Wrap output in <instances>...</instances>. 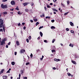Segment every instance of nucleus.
<instances>
[{"instance_id": "f257e3e1", "label": "nucleus", "mask_w": 79, "mask_h": 79, "mask_svg": "<svg viewBox=\"0 0 79 79\" xmlns=\"http://www.w3.org/2000/svg\"><path fill=\"white\" fill-rule=\"evenodd\" d=\"M1 6L2 9H6L8 8V5H4L3 4H2Z\"/></svg>"}, {"instance_id": "f03ea898", "label": "nucleus", "mask_w": 79, "mask_h": 79, "mask_svg": "<svg viewBox=\"0 0 79 79\" xmlns=\"http://www.w3.org/2000/svg\"><path fill=\"white\" fill-rule=\"evenodd\" d=\"M4 22H2L1 23V24H0V28H2V27H3V26H5V25L3 24Z\"/></svg>"}, {"instance_id": "7ed1b4c3", "label": "nucleus", "mask_w": 79, "mask_h": 79, "mask_svg": "<svg viewBox=\"0 0 79 79\" xmlns=\"http://www.w3.org/2000/svg\"><path fill=\"white\" fill-rule=\"evenodd\" d=\"M11 4L12 5H15V4H16V3L15 2V1H12L11 2Z\"/></svg>"}, {"instance_id": "20e7f679", "label": "nucleus", "mask_w": 79, "mask_h": 79, "mask_svg": "<svg viewBox=\"0 0 79 79\" xmlns=\"http://www.w3.org/2000/svg\"><path fill=\"white\" fill-rule=\"evenodd\" d=\"M5 44V42H4L2 40V41L1 42L0 45H3V44Z\"/></svg>"}, {"instance_id": "39448f33", "label": "nucleus", "mask_w": 79, "mask_h": 79, "mask_svg": "<svg viewBox=\"0 0 79 79\" xmlns=\"http://www.w3.org/2000/svg\"><path fill=\"white\" fill-rule=\"evenodd\" d=\"M29 3L28 2H25L23 3V5H24V6H26V5H28V4Z\"/></svg>"}, {"instance_id": "423d86ee", "label": "nucleus", "mask_w": 79, "mask_h": 79, "mask_svg": "<svg viewBox=\"0 0 79 79\" xmlns=\"http://www.w3.org/2000/svg\"><path fill=\"white\" fill-rule=\"evenodd\" d=\"M25 51L24 49H22V50H21V51L20 52L21 53H24V52H25Z\"/></svg>"}, {"instance_id": "0eeeda50", "label": "nucleus", "mask_w": 79, "mask_h": 79, "mask_svg": "<svg viewBox=\"0 0 79 79\" xmlns=\"http://www.w3.org/2000/svg\"><path fill=\"white\" fill-rule=\"evenodd\" d=\"M7 77H7V76H3L2 77L3 79H7Z\"/></svg>"}, {"instance_id": "6e6552de", "label": "nucleus", "mask_w": 79, "mask_h": 79, "mask_svg": "<svg viewBox=\"0 0 79 79\" xmlns=\"http://www.w3.org/2000/svg\"><path fill=\"white\" fill-rule=\"evenodd\" d=\"M3 71H4V69H2L1 70L0 72V75H1V74H3Z\"/></svg>"}, {"instance_id": "1a4fd4ad", "label": "nucleus", "mask_w": 79, "mask_h": 79, "mask_svg": "<svg viewBox=\"0 0 79 79\" xmlns=\"http://www.w3.org/2000/svg\"><path fill=\"white\" fill-rule=\"evenodd\" d=\"M69 23L71 26H74V23H73V22H70Z\"/></svg>"}, {"instance_id": "9d476101", "label": "nucleus", "mask_w": 79, "mask_h": 79, "mask_svg": "<svg viewBox=\"0 0 79 79\" xmlns=\"http://www.w3.org/2000/svg\"><path fill=\"white\" fill-rule=\"evenodd\" d=\"M52 10L54 11H56V12H58V10L52 8Z\"/></svg>"}, {"instance_id": "9b49d317", "label": "nucleus", "mask_w": 79, "mask_h": 79, "mask_svg": "<svg viewBox=\"0 0 79 79\" xmlns=\"http://www.w3.org/2000/svg\"><path fill=\"white\" fill-rule=\"evenodd\" d=\"M16 44H17V45H19V42L17 41L16 42Z\"/></svg>"}, {"instance_id": "f8f14e48", "label": "nucleus", "mask_w": 79, "mask_h": 79, "mask_svg": "<svg viewBox=\"0 0 79 79\" xmlns=\"http://www.w3.org/2000/svg\"><path fill=\"white\" fill-rule=\"evenodd\" d=\"M69 46L70 47H71L73 48V47L74 46V45L73 44H72L71 43L69 45Z\"/></svg>"}, {"instance_id": "ddd939ff", "label": "nucleus", "mask_w": 79, "mask_h": 79, "mask_svg": "<svg viewBox=\"0 0 79 79\" xmlns=\"http://www.w3.org/2000/svg\"><path fill=\"white\" fill-rule=\"evenodd\" d=\"M71 61H72V63H73V64H76V61H75L73 60H72Z\"/></svg>"}, {"instance_id": "4468645a", "label": "nucleus", "mask_w": 79, "mask_h": 79, "mask_svg": "<svg viewBox=\"0 0 79 79\" xmlns=\"http://www.w3.org/2000/svg\"><path fill=\"white\" fill-rule=\"evenodd\" d=\"M40 34L41 35V37H42V36H43V33H42V32L41 31H40Z\"/></svg>"}, {"instance_id": "2eb2a0df", "label": "nucleus", "mask_w": 79, "mask_h": 79, "mask_svg": "<svg viewBox=\"0 0 79 79\" xmlns=\"http://www.w3.org/2000/svg\"><path fill=\"white\" fill-rule=\"evenodd\" d=\"M20 78H21V74H20V73H19V77H17V79H21Z\"/></svg>"}, {"instance_id": "dca6fc26", "label": "nucleus", "mask_w": 79, "mask_h": 79, "mask_svg": "<svg viewBox=\"0 0 79 79\" xmlns=\"http://www.w3.org/2000/svg\"><path fill=\"white\" fill-rule=\"evenodd\" d=\"M6 38H4L2 40V41H3V42H5V41H6Z\"/></svg>"}, {"instance_id": "f3484780", "label": "nucleus", "mask_w": 79, "mask_h": 79, "mask_svg": "<svg viewBox=\"0 0 79 79\" xmlns=\"http://www.w3.org/2000/svg\"><path fill=\"white\" fill-rule=\"evenodd\" d=\"M11 64L13 65H14L15 64V62H11Z\"/></svg>"}, {"instance_id": "a211bd4d", "label": "nucleus", "mask_w": 79, "mask_h": 79, "mask_svg": "<svg viewBox=\"0 0 79 79\" xmlns=\"http://www.w3.org/2000/svg\"><path fill=\"white\" fill-rule=\"evenodd\" d=\"M3 30L4 32H5V26H4L3 27Z\"/></svg>"}, {"instance_id": "6ab92c4d", "label": "nucleus", "mask_w": 79, "mask_h": 79, "mask_svg": "<svg viewBox=\"0 0 79 79\" xmlns=\"http://www.w3.org/2000/svg\"><path fill=\"white\" fill-rule=\"evenodd\" d=\"M43 27H44L43 26L40 27L39 28V30H40L41 29H42V28H43Z\"/></svg>"}, {"instance_id": "aec40b11", "label": "nucleus", "mask_w": 79, "mask_h": 79, "mask_svg": "<svg viewBox=\"0 0 79 79\" xmlns=\"http://www.w3.org/2000/svg\"><path fill=\"white\" fill-rule=\"evenodd\" d=\"M2 22H3V20H2V19H0V23H2Z\"/></svg>"}, {"instance_id": "412c9836", "label": "nucleus", "mask_w": 79, "mask_h": 79, "mask_svg": "<svg viewBox=\"0 0 79 79\" xmlns=\"http://www.w3.org/2000/svg\"><path fill=\"white\" fill-rule=\"evenodd\" d=\"M61 5H62V6H63V7H65V5H64V4H63L62 3H61Z\"/></svg>"}, {"instance_id": "4be33fe9", "label": "nucleus", "mask_w": 79, "mask_h": 79, "mask_svg": "<svg viewBox=\"0 0 79 79\" xmlns=\"http://www.w3.org/2000/svg\"><path fill=\"white\" fill-rule=\"evenodd\" d=\"M51 29H55V27L53 26H52L51 27Z\"/></svg>"}, {"instance_id": "5701e85b", "label": "nucleus", "mask_w": 79, "mask_h": 79, "mask_svg": "<svg viewBox=\"0 0 79 79\" xmlns=\"http://www.w3.org/2000/svg\"><path fill=\"white\" fill-rule=\"evenodd\" d=\"M70 32H71V33H72V34H74V31H73V30H71L70 31Z\"/></svg>"}, {"instance_id": "b1692460", "label": "nucleus", "mask_w": 79, "mask_h": 79, "mask_svg": "<svg viewBox=\"0 0 79 79\" xmlns=\"http://www.w3.org/2000/svg\"><path fill=\"white\" fill-rule=\"evenodd\" d=\"M40 16L41 18H42V17H44V16H45V15H44V14L43 15H41Z\"/></svg>"}, {"instance_id": "393cba45", "label": "nucleus", "mask_w": 79, "mask_h": 79, "mask_svg": "<svg viewBox=\"0 0 79 79\" xmlns=\"http://www.w3.org/2000/svg\"><path fill=\"white\" fill-rule=\"evenodd\" d=\"M67 5H69V3H70V2L69 1H67Z\"/></svg>"}, {"instance_id": "a878e982", "label": "nucleus", "mask_w": 79, "mask_h": 79, "mask_svg": "<svg viewBox=\"0 0 79 79\" xmlns=\"http://www.w3.org/2000/svg\"><path fill=\"white\" fill-rule=\"evenodd\" d=\"M50 16H46V19H50Z\"/></svg>"}, {"instance_id": "bb28decb", "label": "nucleus", "mask_w": 79, "mask_h": 79, "mask_svg": "<svg viewBox=\"0 0 79 79\" xmlns=\"http://www.w3.org/2000/svg\"><path fill=\"white\" fill-rule=\"evenodd\" d=\"M15 9L17 10H19V8H18V6H17L16 8Z\"/></svg>"}, {"instance_id": "cd10ccee", "label": "nucleus", "mask_w": 79, "mask_h": 79, "mask_svg": "<svg viewBox=\"0 0 79 79\" xmlns=\"http://www.w3.org/2000/svg\"><path fill=\"white\" fill-rule=\"evenodd\" d=\"M38 24H39V22H37L36 23L35 26H37Z\"/></svg>"}, {"instance_id": "c85d7f7f", "label": "nucleus", "mask_w": 79, "mask_h": 79, "mask_svg": "<svg viewBox=\"0 0 79 79\" xmlns=\"http://www.w3.org/2000/svg\"><path fill=\"white\" fill-rule=\"evenodd\" d=\"M28 39L29 40L31 39V35L29 36L28 37Z\"/></svg>"}, {"instance_id": "c756f323", "label": "nucleus", "mask_w": 79, "mask_h": 79, "mask_svg": "<svg viewBox=\"0 0 79 79\" xmlns=\"http://www.w3.org/2000/svg\"><path fill=\"white\" fill-rule=\"evenodd\" d=\"M30 64V63H29V62L27 63L26 64V65H29Z\"/></svg>"}, {"instance_id": "7c9ffc66", "label": "nucleus", "mask_w": 79, "mask_h": 79, "mask_svg": "<svg viewBox=\"0 0 79 79\" xmlns=\"http://www.w3.org/2000/svg\"><path fill=\"white\" fill-rule=\"evenodd\" d=\"M25 11L27 12H28V11H29V10H28L27 9H25Z\"/></svg>"}, {"instance_id": "2f4dec72", "label": "nucleus", "mask_w": 79, "mask_h": 79, "mask_svg": "<svg viewBox=\"0 0 79 79\" xmlns=\"http://www.w3.org/2000/svg\"><path fill=\"white\" fill-rule=\"evenodd\" d=\"M54 61H58V60L57 59L55 58L54 59Z\"/></svg>"}, {"instance_id": "473e14b6", "label": "nucleus", "mask_w": 79, "mask_h": 79, "mask_svg": "<svg viewBox=\"0 0 79 79\" xmlns=\"http://www.w3.org/2000/svg\"><path fill=\"white\" fill-rule=\"evenodd\" d=\"M30 56H31V58H32V56H33V55H32V54L31 53V55H30Z\"/></svg>"}, {"instance_id": "72a5a7b5", "label": "nucleus", "mask_w": 79, "mask_h": 79, "mask_svg": "<svg viewBox=\"0 0 79 79\" xmlns=\"http://www.w3.org/2000/svg\"><path fill=\"white\" fill-rule=\"evenodd\" d=\"M26 40L27 42V43H29V39H26Z\"/></svg>"}, {"instance_id": "f704fd0d", "label": "nucleus", "mask_w": 79, "mask_h": 79, "mask_svg": "<svg viewBox=\"0 0 79 79\" xmlns=\"http://www.w3.org/2000/svg\"><path fill=\"white\" fill-rule=\"evenodd\" d=\"M7 0H2V2H6Z\"/></svg>"}, {"instance_id": "c9c22d12", "label": "nucleus", "mask_w": 79, "mask_h": 79, "mask_svg": "<svg viewBox=\"0 0 79 79\" xmlns=\"http://www.w3.org/2000/svg\"><path fill=\"white\" fill-rule=\"evenodd\" d=\"M34 21L35 22H37V19H34Z\"/></svg>"}, {"instance_id": "e433bc0d", "label": "nucleus", "mask_w": 79, "mask_h": 79, "mask_svg": "<svg viewBox=\"0 0 79 79\" xmlns=\"http://www.w3.org/2000/svg\"><path fill=\"white\" fill-rule=\"evenodd\" d=\"M55 41V39H53L52 41V43H54Z\"/></svg>"}, {"instance_id": "4c0bfd02", "label": "nucleus", "mask_w": 79, "mask_h": 79, "mask_svg": "<svg viewBox=\"0 0 79 79\" xmlns=\"http://www.w3.org/2000/svg\"><path fill=\"white\" fill-rule=\"evenodd\" d=\"M3 29L2 28L0 29V32H3Z\"/></svg>"}, {"instance_id": "58836bf2", "label": "nucleus", "mask_w": 79, "mask_h": 79, "mask_svg": "<svg viewBox=\"0 0 79 79\" xmlns=\"http://www.w3.org/2000/svg\"><path fill=\"white\" fill-rule=\"evenodd\" d=\"M23 78L24 79H27V77H23Z\"/></svg>"}, {"instance_id": "ea45409f", "label": "nucleus", "mask_w": 79, "mask_h": 79, "mask_svg": "<svg viewBox=\"0 0 79 79\" xmlns=\"http://www.w3.org/2000/svg\"><path fill=\"white\" fill-rule=\"evenodd\" d=\"M52 53H53V52H55V50H52Z\"/></svg>"}, {"instance_id": "a19ab883", "label": "nucleus", "mask_w": 79, "mask_h": 79, "mask_svg": "<svg viewBox=\"0 0 79 79\" xmlns=\"http://www.w3.org/2000/svg\"><path fill=\"white\" fill-rule=\"evenodd\" d=\"M66 30L67 31H69V29L68 28H66Z\"/></svg>"}, {"instance_id": "79ce46f5", "label": "nucleus", "mask_w": 79, "mask_h": 79, "mask_svg": "<svg viewBox=\"0 0 79 79\" xmlns=\"http://www.w3.org/2000/svg\"><path fill=\"white\" fill-rule=\"evenodd\" d=\"M51 22H52V23H54V22H55V20H54V19L52 20H51Z\"/></svg>"}, {"instance_id": "37998d69", "label": "nucleus", "mask_w": 79, "mask_h": 79, "mask_svg": "<svg viewBox=\"0 0 79 79\" xmlns=\"http://www.w3.org/2000/svg\"><path fill=\"white\" fill-rule=\"evenodd\" d=\"M67 74H68V76H71V74H70V73H68Z\"/></svg>"}, {"instance_id": "c03bdc74", "label": "nucleus", "mask_w": 79, "mask_h": 79, "mask_svg": "<svg viewBox=\"0 0 79 79\" xmlns=\"http://www.w3.org/2000/svg\"><path fill=\"white\" fill-rule=\"evenodd\" d=\"M23 70H22L21 71V74H23Z\"/></svg>"}, {"instance_id": "a18cd8bd", "label": "nucleus", "mask_w": 79, "mask_h": 79, "mask_svg": "<svg viewBox=\"0 0 79 79\" xmlns=\"http://www.w3.org/2000/svg\"><path fill=\"white\" fill-rule=\"evenodd\" d=\"M44 42H45L46 43H47L48 42H47V40H45L44 41Z\"/></svg>"}, {"instance_id": "49530a36", "label": "nucleus", "mask_w": 79, "mask_h": 79, "mask_svg": "<svg viewBox=\"0 0 79 79\" xmlns=\"http://www.w3.org/2000/svg\"><path fill=\"white\" fill-rule=\"evenodd\" d=\"M68 12L65 13L64 14V15H68Z\"/></svg>"}, {"instance_id": "de8ad7c7", "label": "nucleus", "mask_w": 79, "mask_h": 79, "mask_svg": "<svg viewBox=\"0 0 79 79\" xmlns=\"http://www.w3.org/2000/svg\"><path fill=\"white\" fill-rule=\"evenodd\" d=\"M11 44V42H9V43H8V45H10Z\"/></svg>"}, {"instance_id": "09e8293b", "label": "nucleus", "mask_w": 79, "mask_h": 79, "mask_svg": "<svg viewBox=\"0 0 79 79\" xmlns=\"http://www.w3.org/2000/svg\"><path fill=\"white\" fill-rule=\"evenodd\" d=\"M40 50L39 49H38V50H36L37 53H38V52H39Z\"/></svg>"}, {"instance_id": "8fccbe9b", "label": "nucleus", "mask_w": 79, "mask_h": 79, "mask_svg": "<svg viewBox=\"0 0 79 79\" xmlns=\"http://www.w3.org/2000/svg\"><path fill=\"white\" fill-rule=\"evenodd\" d=\"M15 55H17V52H15Z\"/></svg>"}, {"instance_id": "3c124183", "label": "nucleus", "mask_w": 79, "mask_h": 79, "mask_svg": "<svg viewBox=\"0 0 79 79\" xmlns=\"http://www.w3.org/2000/svg\"><path fill=\"white\" fill-rule=\"evenodd\" d=\"M31 6H33V5H34V3H33V2H32L31 4Z\"/></svg>"}, {"instance_id": "603ef678", "label": "nucleus", "mask_w": 79, "mask_h": 79, "mask_svg": "<svg viewBox=\"0 0 79 79\" xmlns=\"http://www.w3.org/2000/svg\"><path fill=\"white\" fill-rule=\"evenodd\" d=\"M10 73V71L9 70H8L7 72L6 73Z\"/></svg>"}, {"instance_id": "864d4df0", "label": "nucleus", "mask_w": 79, "mask_h": 79, "mask_svg": "<svg viewBox=\"0 0 79 79\" xmlns=\"http://www.w3.org/2000/svg\"><path fill=\"white\" fill-rule=\"evenodd\" d=\"M6 14H7L6 12H5L4 13V15H6Z\"/></svg>"}, {"instance_id": "5fc2aeb1", "label": "nucleus", "mask_w": 79, "mask_h": 79, "mask_svg": "<svg viewBox=\"0 0 79 79\" xmlns=\"http://www.w3.org/2000/svg\"><path fill=\"white\" fill-rule=\"evenodd\" d=\"M18 15H21V13H20V12H18Z\"/></svg>"}, {"instance_id": "6e6d98bb", "label": "nucleus", "mask_w": 79, "mask_h": 79, "mask_svg": "<svg viewBox=\"0 0 79 79\" xmlns=\"http://www.w3.org/2000/svg\"><path fill=\"white\" fill-rule=\"evenodd\" d=\"M18 26H21V23H19L18 24Z\"/></svg>"}, {"instance_id": "4d7b16f0", "label": "nucleus", "mask_w": 79, "mask_h": 79, "mask_svg": "<svg viewBox=\"0 0 79 79\" xmlns=\"http://www.w3.org/2000/svg\"><path fill=\"white\" fill-rule=\"evenodd\" d=\"M44 9L45 10V11H47V7L45 6H44Z\"/></svg>"}, {"instance_id": "13d9d810", "label": "nucleus", "mask_w": 79, "mask_h": 79, "mask_svg": "<svg viewBox=\"0 0 79 79\" xmlns=\"http://www.w3.org/2000/svg\"><path fill=\"white\" fill-rule=\"evenodd\" d=\"M26 27H23V29H24V30H25V29H26Z\"/></svg>"}, {"instance_id": "bf43d9fd", "label": "nucleus", "mask_w": 79, "mask_h": 79, "mask_svg": "<svg viewBox=\"0 0 79 79\" xmlns=\"http://www.w3.org/2000/svg\"><path fill=\"white\" fill-rule=\"evenodd\" d=\"M47 6L48 8H50V6H49L48 5H47Z\"/></svg>"}, {"instance_id": "052dcab7", "label": "nucleus", "mask_w": 79, "mask_h": 79, "mask_svg": "<svg viewBox=\"0 0 79 79\" xmlns=\"http://www.w3.org/2000/svg\"><path fill=\"white\" fill-rule=\"evenodd\" d=\"M22 24L23 25V26H24V25L25 24V23H22Z\"/></svg>"}, {"instance_id": "680f3d73", "label": "nucleus", "mask_w": 79, "mask_h": 79, "mask_svg": "<svg viewBox=\"0 0 79 79\" xmlns=\"http://www.w3.org/2000/svg\"><path fill=\"white\" fill-rule=\"evenodd\" d=\"M30 22H31V23H33V22H34L33 20H30Z\"/></svg>"}, {"instance_id": "e2e57ef3", "label": "nucleus", "mask_w": 79, "mask_h": 79, "mask_svg": "<svg viewBox=\"0 0 79 79\" xmlns=\"http://www.w3.org/2000/svg\"><path fill=\"white\" fill-rule=\"evenodd\" d=\"M52 69H53L55 70V69H56V68L55 67H54Z\"/></svg>"}, {"instance_id": "0e129e2a", "label": "nucleus", "mask_w": 79, "mask_h": 79, "mask_svg": "<svg viewBox=\"0 0 79 79\" xmlns=\"http://www.w3.org/2000/svg\"><path fill=\"white\" fill-rule=\"evenodd\" d=\"M6 48H8V45H6Z\"/></svg>"}, {"instance_id": "69168bd1", "label": "nucleus", "mask_w": 79, "mask_h": 79, "mask_svg": "<svg viewBox=\"0 0 79 79\" xmlns=\"http://www.w3.org/2000/svg\"><path fill=\"white\" fill-rule=\"evenodd\" d=\"M54 2H56L57 1V0H53Z\"/></svg>"}, {"instance_id": "338daca9", "label": "nucleus", "mask_w": 79, "mask_h": 79, "mask_svg": "<svg viewBox=\"0 0 79 79\" xmlns=\"http://www.w3.org/2000/svg\"><path fill=\"white\" fill-rule=\"evenodd\" d=\"M50 5H53V3H51L50 4Z\"/></svg>"}, {"instance_id": "774afa93", "label": "nucleus", "mask_w": 79, "mask_h": 79, "mask_svg": "<svg viewBox=\"0 0 79 79\" xmlns=\"http://www.w3.org/2000/svg\"><path fill=\"white\" fill-rule=\"evenodd\" d=\"M10 11H13V9H10Z\"/></svg>"}]
</instances>
